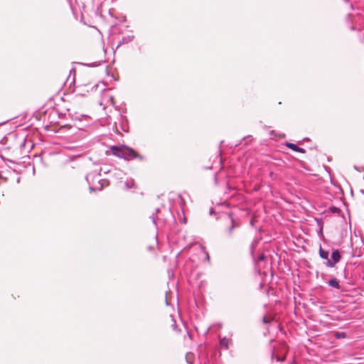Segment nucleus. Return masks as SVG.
Returning <instances> with one entry per match:
<instances>
[{
	"instance_id": "nucleus-1",
	"label": "nucleus",
	"mask_w": 364,
	"mask_h": 364,
	"mask_svg": "<svg viewBox=\"0 0 364 364\" xmlns=\"http://www.w3.org/2000/svg\"><path fill=\"white\" fill-rule=\"evenodd\" d=\"M222 218L225 223L223 235L226 240H231L234 237L235 230L240 227V222L234 218L232 213H224Z\"/></svg>"
},
{
	"instance_id": "nucleus-2",
	"label": "nucleus",
	"mask_w": 364,
	"mask_h": 364,
	"mask_svg": "<svg viewBox=\"0 0 364 364\" xmlns=\"http://www.w3.org/2000/svg\"><path fill=\"white\" fill-rule=\"evenodd\" d=\"M111 150L113 155L127 161L134 159H139L140 160L143 159L142 156L139 155L134 149L126 146H123L122 147L114 146L111 148Z\"/></svg>"
},
{
	"instance_id": "nucleus-3",
	"label": "nucleus",
	"mask_w": 364,
	"mask_h": 364,
	"mask_svg": "<svg viewBox=\"0 0 364 364\" xmlns=\"http://www.w3.org/2000/svg\"><path fill=\"white\" fill-rule=\"evenodd\" d=\"M329 252L327 250H323L320 246L319 256L326 259L325 265L328 267H334L336 264L341 259V255L338 250H334L331 254V259L328 258Z\"/></svg>"
},
{
	"instance_id": "nucleus-4",
	"label": "nucleus",
	"mask_w": 364,
	"mask_h": 364,
	"mask_svg": "<svg viewBox=\"0 0 364 364\" xmlns=\"http://www.w3.org/2000/svg\"><path fill=\"white\" fill-rule=\"evenodd\" d=\"M100 174L96 172H90L87 174L85 178L90 184V191L101 190L103 187L102 180L100 178Z\"/></svg>"
},
{
	"instance_id": "nucleus-5",
	"label": "nucleus",
	"mask_w": 364,
	"mask_h": 364,
	"mask_svg": "<svg viewBox=\"0 0 364 364\" xmlns=\"http://www.w3.org/2000/svg\"><path fill=\"white\" fill-rule=\"evenodd\" d=\"M232 344V340L226 337L220 339V346L221 348L228 349L230 345Z\"/></svg>"
},
{
	"instance_id": "nucleus-6",
	"label": "nucleus",
	"mask_w": 364,
	"mask_h": 364,
	"mask_svg": "<svg viewBox=\"0 0 364 364\" xmlns=\"http://www.w3.org/2000/svg\"><path fill=\"white\" fill-rule=\"evenodd\" d=\"M286 146L294 151H297V152H300V153L306 152L304 149L299 147L297 145H296L295 144H293V143H287Z\"/></svg>"
},
{
	"instance_id": "nucleus-7",
	"label": "nucleus",
	"mask_w": 364,
	"mask_h": 364,
	"mask_svg": "<svg viewBox=\"0 0 364 364\" xmlns=\"http://www.w3.org/2000/svg\"><path fill=\"white\" fill-rule=\"evenodd\" d=\"M328 284L330 287H331L333 288H335L336 289H341V285L339 284V281L336 278H335V277L331 278L328 281Z\"/></svg>"
},
{
	"instance_id": "nucleus-8",
	"label": "nucleus",
	"mask_w": 364,
	"mask_h": 364,
	"mask_svg": "<svg viewBox=\"0 0 364 364\" xmlns=\"http://www.w3.org/2000/svg\"><path fill=\"white\" fill-rule=\"evenodd\" d=\"M134 39V36H124L122 40L119 41L118 46H119L122 44H126L132 42Z\"/></svg>"
},
{
	"instance_id": "nucleus-9",
	"label": "nucleus",
	"mask_w": 364,
	"mask_h": 364,
	"mask_svg": "<svg viewBox=\"0 0 364 364\" xmlns=\"http://www.w3.org/2000/svg\"><path fill=\"white\" fill-rule=\"evenodd\" d=\"M160 211L159 208L156 209V213H153L152 215L150 216L153 223L156 225V220L158 219L157 213Z\"/></svg>"
},
{
	"instance_id": "nucleus-10",
	"label": "nucleus",
	"mask_w": 364,
	"mask_h": 364,
	"mask_svg": "<svg viewBox=\"0 0 364 364\" xmlns=\"http://www.w3.org/2000/svg\"><path fill=\"white\" fill-rule=\"evenodd\" d=\"M114 18L115 19H119V23H124L127 21L126 16H123V15H121L120 18H118V17H116V16H114Z\"/></svg>"
},
{
	"instance_id": "nucleus-11",
	"label": "nucleus",
	"mask_w": 364,
	"mask_h": 364,
	"mask_svg": "<svg viewBox=\"0 0 364 364\" xmlns=\"http://www.w3.org/2000/svg\"><path fill=\"white\" fill-rule=\"evenodd\" d=\"M134 184V182L132 181H126L125 185L128 188H131Z\"/></svg>"
},
{
	"instance_id": "nucleus-12",
	"label": "nucleus",
	"mask_w": 364,
	"mask_h": 364,
	"mask_svg": "<svg viewBox=\"0 0 364 364\" xmlns=\"http://www.w3.org/2000/svg\"><path fill=\"white\" fill-rule=\"evenodd\" d=\"M100 65V62H95V63H93L92 64H87L86 65L89 66V67H97L98 65Z\"/></svg>"
},
{
	"instance_id": "nucleus-13",
	"label": "nucleus",
	"mask_w": 364,
	"mask_h": 364,
	"mask_svg": "<svg viewBox=\"0 0 364 364\" xmlns=\"http://www.w3.org/2000/svg\"><path fill=\"white\" fill-rule=\"evenodd\" d=\"M343 1L346 4H350V8L353 10L354 9V6L353 4L350 1V0H343Z\"/></svg>"
},
{
	"instance_id": "nucleus-14",
	"label": "nucleus",
	"mask_w": 364,
	"mask_h": 364,
	"mask_svg": "<svg viewBox=\"0 0 364 364\" xmlns=\"http://www.w3.org/2000/svg\"><path fill=\"white\" fill-rule=\"evenodd\" d=\"M173 323L172 324V328L173 330L176 331H179V330L177 328V326H176V321L175 320H173Z\"/></svg>"
},
{
	"instance_id": "nucleus-15",
	"label": "nucleus",
	"mask_w": 364,
	"mask_h": 364,
	"mask_svg": "<svg viewBox=\"0 0 364 364\" xmlns=\"http://www.w3.org/2000/svg\"><path fill=\"white\" fill-rule=\"evenodd\" d=\"M276 359L278 362H283L285 360V357L284 356H283V357L277 356Z\"/></svg>"
},
{
	"instance_id": "nucleus-16",
	"label": "nucleus",
	"mask_w": 364,
	"mask_h": 364,
	"mask_svg": "<svg viewBox=\"0 0 364 364\" xmlns=\"http://www.w3.org/2000/svg\"><path fill=\"white\" fill-rule=\"evenodd\" d=\"M115 11L114 9H109V15L112 16V17H114V14Z\"/></svg>"
},
{
	"instance_id": "nucleus-17",
	"label": "nucleus",
	"mask_w": 364,
	"mask_h": 364,
	"mask_svg": "<svg viewBox=\"0 0 364 364\" xmlns=\"http://www.w3.org/2000/svg\"><path fill=\"white\" fill-rule=\"evenodd\" d=\"M262 321L264 323H268L269 321L267 320L266 316L263 317Z\"/></svg>"
},
{
	"instance_id": "nucleus-18",
	"label": "nucleus",
	"mask_w": 364,
	"mask_h": 364,
	"mask_svg": "<svg viewBox=\"0 0 364 364\" xmlns=\"http://www.w3.org/2000/svg\"><path fill=\"white\" fill-rule=\"evenodd\" d=\"M80 22L81 23H85L86 22L84 20V17L82 16V14H80Z\"/></svg>"
},
{
	"instance_id": "nucleus-19",
	"label": "nucleus",
	"mask_w": 364,
	"mask_h": 364,
	"mask_svg": "<svg viewBox=\"0 0 364 364\" xmlns=\"http://www.w3.org/2000/svg\"><path fill=\"white\" fill-rule=\"evenodd\" d=\"M264 259V255H261L259 257V260L260 261H262Z\"/></svg>"
},
{
	"instance_id": "nucleus-20",
	"label": "nucleus",
	"mask_w": 364,
	"mask_h": 364,
	"mask_svg": "<svg viewBox=\"0 0 364 364\" xmlns=\"http://www.w3.org/2000/svg\"><path fill=\"white\" fill-rule=\"evenodd\" d=\"M63 127H65V128H68V129H71V128H73V127H72L71 125H69V124H66V125H65Z\"/></svg>"
},
{
	"instance_id": "nucleus-21",
	"label": "nucleus",
	"mask_w": 364,
	"mask_h": 364,
	"mask_svg": "<svg viewBox=\"0 0 364 364\" xmlns=\"http://www.w3.org/2000/svg\"><path fill=\"white\" fill-rule=\"evenodd\" d=\"M98 13H100V16L102 17V14H101V11H100V9H97L96 14H97Z\"/></svg>"
},
{
	"instance_id": "nucleus-22",
	"label": "nucleus",
	"mask_w": 364,
	"mask_h": 364,
	"mask_svg": "<svg viewBox=\"0 0 364 364\" xmlns=\"http://www.w3.org/2000/svg\"><path fill=\"white\" fill-rule=\"evenodd\" d=\"M274 132H274V130H272V131H271L270 134H271V135H273V134H274Z\"/></svg>"
},
{
	"instance_id": "nucleus-23",
	"label": "nucleus",
	"mask_w": 364,
	"mask_h": 364,
	"mask_svg": "<svg viewBox=\"0 0 364 364\" xmlns=\"http://www.w3.org/2000/svg\"><path fill=\"white\" fill-rule=\"evenodd\" d=\"M72 11H73V15L75 16V13L74 9L73 8H72Z\"/></svg>"
},
{
	"instance_id": "nucleus-24",
	"label": "nucleus",
	"mask_w": 364,
	"mask_h": 364,
	"mask_svg": "<svg viewBox=\"0 0 364 364\" xmlns=\"http://www.w3.org/2000/svg\"><path fill=\"white\" fill-rule=\"evenodd\" d=\"M304 140H305V141H309V138H305V139H304Z\"/></svg>"
},
{
	"instance_id": "nucleus-25",
	"label": "nucleus",
	"mask_w": 364,
	"mask_h": 364,
	"mask_svg": "<svg viewBox=\"0 0 364 364\" xmlns=\"http://www.w3.org/2000/svg\"><path fill=\"white\" fill-rule=\"evenodd\" d=\"M213 209H210V214H212V213H213Z\"/></svg>"
},
{
	"instance_id": "nucleus-26",
	"label": "nucleus",
	"mask_w": 364,
	"mask_h": 364,
	"mask_svg": "<svg viewBox=\"0 0 364 364\" xmlns=\"http://www.w3.org/2000/svg\"><path fill=\"white\" fill-rule=\"evenodd\" d=\"M338 210V208H334V211H337Z\"/></svg>"
},
{
	"instance_id": "nucleus-27",
	"label": "nucleus",
	"mask_w": 364,
	"mask_h": 364,
	"mask_svg": "<svg viewBox=\"0 0 364 364\" xmlns=\"http://www.w3.org/2000/svg\"><path fill=\"white\" fill-rule=\"evenodd\" d=\"M254 247L252 245V252L253 251Z\"/></svg>"
}]
</instances>
